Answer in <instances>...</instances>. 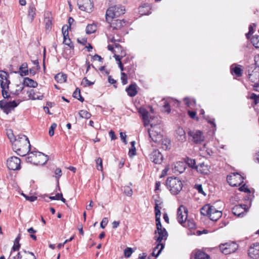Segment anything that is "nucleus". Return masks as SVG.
Masks as SVG:
<instances>
[{
  "label": "nucleus",
  "instance_id": "nucleus-1",
  "mask_svg": "<svg viewBox=\"0 0 259 259\" xmlns=\"http://www.w3.org/2000/svg\"><path fill=\"white\" fill-rule=\"evenodd\" d=\"M13 149L18 155L25 156L30 150V144L27 137L24 135H17L13 143Z\"/></svg>",
  "mask_w": 259,
  "mask_h": 259
},
{
  "label": "nucleus",
  "instance_id": "nucleus-2",
  "mask_svg": "<svg viewBox=\"0 0 259 259\" xmlns=\"http://www.w3.org/2000/svg\"><path fill=\"white\" fill-rule=\"evenodd\" d=\"M165 185L167 189L173 195L179 194L183 187L182 181L177 177H168L166 181Z\"/></svg>",
  "mask_w": 259,
  "mask_h": 259
},
{
  "label": "nucleus",
  "instance_id": "nucleus-3",
  "mask_svg": "<svg viewBox=\"0 0 259 259\" xmlns=\"http://www.w3.org/2000/svg\"><path fill=\"white\" fill-rule=\"evenodd\" d=\"M48 160L47 155L40 152H31L28 153L27 161L35 165H44Z\"/></svg>",
  "mask_w": 259,
  "mask_h": 259
},
{
  "label": "nucleus",
  "instance_id": "nucleus-4",
  "mask_svg": "<svg viewBox=\"0 0 259 259\" xmlns=\"http://www.w3.org/2000/svg\"><path fill=\"white\" fill-rule=\"evenodd\" d=\"M154 234L155 236L154 238L157 243L156 248H158L160 247L157 253V255L160 253L161 251L164 248V244L161 243V241L163 239H166L168 234L165 228H163V229L160 230H156L154 232Z\"/></svg>",
  "mask_w": 259,
  "mask_h": 259
},
{
  "label": "nucleus",
  "instance_id": "nucleus-5",
  "mask_svg": "<svg viewBox=\"0 0 259 259\" xmlns=\"http://www.w3.org/2000/svg\"><path fill=\"white\" fill-rule=\"evenodd\" d=\"M125 9L123 6L116 5L108 8L106 13V21H109L110 18H114L120 16L124 13Z\"/></svg>",
  "mask_w": 259,
  "mask_h": 259
},
{
  "label": "nucleus",
  "instance_id": "nucleus-6",
  "mask_svg": "<svg viewBox=\"0 0 259 259\" xmlns=\"http://www.w3.org/2000/svg\"><path fill=\"white\" fill-rule=\"evenodd\" d=\"M162 131L159 125H151V128L148 130L150 138L155 143L159 142L162 140Z\"/></svg>",
  "mask_w": 259,
  "mask_h": 259
},
{
  "label": "nucleus",
  "instance_id": "nucleus-7",
  "mask_svg": "<svg viewBox=\"0 0 259 259\" xmlns=\"http://www.w3.org/2000/svg\"><path fill=\"white\" fill-rule=\"evenodd\" d=\"M248 79L255 84L259 83V67L249 66L246 71Z\"/></svg>",
  "mask_w": 259,
  "mask_h": 259
},
{
  "label": "nucleus",
  "instance_id": "nucleus-8",
  "mask_svg": "<svg viewBox=\"0 0 259 259\" xmlns=\"http://www.w3.org/2000/svg\"><path fill=\"white\" fill-rule=\"evenodd\" d=\"M188 135L191 138V140L196 144H201L204 140V135L199 130H189Z\"/></svg>",
  "mask_w": 259,
  "mask_h": 259
},
{
  "label": "nucleus",
  "instance_id": "nucleus-9",
  "mask_svg": "<svg viewBox=\"0 0 259 259\" xmlns=\"http://www.w3.org/2000/svg\"><path fill=\"white\" fill-rule=\"evenodd\" d=\"M238 246L235 242L226 243L220 245L221 252L225 254L234 253L238 249Z\"/></svg>",
  "mask_w": 259,
  "mask_h": 259
},
{
  "label": "nucleus",
  "instance_id": "nucleus-10",
  "mask_svg": "<svg viewBox=\"0 0 259 259\" xmlns=\"http://www.w3.org/2000/svg\"><path fill=\"white\" fill-rule=\"evenodd\" d=\"M227 180L230 186L237 187L243 182V177L238 173H233L227 176Z\"/></svg>",
  "mask_w": 259,
  "mask_h": 259
},
{
  "label": "nucleus",
  "instance_id": "nucleus-11",
  "mask_svg": "<svg viewBox=\"0 0 259 259\" xmlns=\"http://www.w3.org/2000/svg\"><path fill=\"white\" fill-rule=\"evenodd\" d=\"M8 168L12 170H17L21 168V160L17 157L12 156L7 162Z\"/></svg>",
  "mask_w": 259,
  "mask_h": 259
},
{
  "label": "nucleus",
  "instance_id": "nucleus-12",
  "mask_svg": "<svg viewBox=\"0 0 259 259\" xmlns=\"http://www.w3.org/2000/svg\"><path fill=\"white\" fill-rule=\"evenodd\" d=\"M18 105V104L15 101L9 102H6L3 100L0 101V108L7 114L10 113Z\"/></svg>",
  "mask_w": 259,
  "mask_h": 259
},
{
  "label": "nucleus",
  "instance_id": "nucleus-13",
  "mask_svg": "<svg viewBox=\"0 0 259 259\" xmlns=\"http://www.w3.org/2000/svg\"><path fill=\"white\" fill-rule=\"evenodd\" d=\"M77 5L80 10L88 13L92 12L94 7L93 3L91 0H78Z\"/></svg>",
  "mask_w": 259,
  "mask_h": 259
},
{
  "label": "nucleus",
  "instance_id": "nucleus-14",
  "mask_svg": "<svg viewBox=\"0 0 259 259\" xmlns=\"http://www.w3.org/2000/svg\"><path fill=\"white\" fill-rule=\"evenodd\" d=\"M188 209L183 205H181L177 210V220L178 222L183 225L186 222L188 217Z\"/></svg>",
  "mask_w": 259,
  "mask_h": 259
},
{
  "label": "nucleus",
  "instance_id": "nucleus-15",
  "mask_svg": "<svg viewBox=\"0 0 259 259\" xmlns=\"http://www.w3.org/2000/svg\"><path fill=\"white\" fill-rule=\"evenodd\" d=\"M246 205H236L232 208V213L239 218H242L245 215L247 212Z\"/></svg>",
  "mask_w": 259,
  "mask_h": 259
},
{
  "label": "nucleus",
  "instance_id": "nucleus-16",
  "mask_svg": "<svg viewBox=\"0 0 259 259\" xmlns=\"http://www.w3.org/2000/svg\"><path fill=\"white\" fill-rule=\"evenodd\" d=\"M149 159L155 164H161L163 161V156L158 150H153L149 154Z\"/></svg>",
  "mask_w": 259,
  "mask_h": 259
},
{
  "label": "nucleus",
  "instance_id": "nucleus-17",
  "mask_svg": "<svg viewBox=\"0 0 259 259\" xmlns=\"http://www.w3.org/2000/svg\"><path fill=\"white\" fill-rule=\"evenodd\" d=\"M109 24L111 28L113 30H118L123 27L125 25V21L123 19L120 20L114 18H110L109 21H107Z\"/></svg>",
  "mask_w": 259,
  "mask_h": 259
},
{
  "label": "nucleus",
  "instance_id": "nucleus-18",
  "mask_svg": "<svg viewBox=\"0 0 259 259\" xmlns=\"http://www.w3.org/2000/svg\"><path fill=\"white\" fill-rule=\"evenodd\" d=\"M248 255L253 259L259 258V243L252 244L248 249Z\"/></svg>",
  "mask_w": 259,
  "mask_h": 259
},
{
  "label": "nucleus",
  "instance_id": "nucleus-19",
  "mask_svg": "<svg viewBox=\"0 0 259 259\" xmlns=\"http://www.w3.org/2000/svg\"><path fill=\"white\" fill-rule=\"evenodd\" d=\"M209 255L204 252L202 249H196L191 254V259H209Z\"/></svg>",
  "mask_w": 259,
  "mask_h": 259
},
{
  "label": "nucleus",
  "instance_id": "nucleus-20",
  "mask_svg": "<svg viewBox=\"0 0 259 259\" xmlns=\"http://www.w3.org/2000/svg\"><path fill=\"white\" fill-rule=\"evenodd\" d=\"M0 78H1V87L2 89L9 88V85L10 83L9 80V74L5 71H0Z\"/></svg>",
  "mask_w": 259,
  "mask_h": 259
},
{
  "label": "nucleus",
  "instance_id": "nucleus-21",
  "mask_svg": "<svg viewBox=\"0 0 259 259\" xmlns=\"http://www.w3.org/2000/svg\"><path fill=\"white\" fill-rule=\"evenodd\" d=\"M218 211H220V210H217L214 206L208 204L204 205L200 210L201 214L204 216H208Z\"/></svg>",
  "mask_w": 259,
  "mask_h": 259
},
{
  "label": "nucleus",
  "instance_id": "nucleus-22",
  "mask_svg": "<svg viewBox=\"0 0 259 259\" xmlns=\"http://www.w3.org/2000/svg\"><path fill=\"white\" fill-rule=\"evenodd\" d=\"M176 137L178 140L180 142H184L186 141V133L184 130L181 127H179L176 130Z\"/></svg>",
  "mask_w": 259,
  "mask_h": 259
},
{
  "label": "nucleus",
  "instance_id": "nucleus-23",
  "mask_svg": "<svg viewBox=\"0 0 259 259\" xmlns=\"http://www.w3.org/2000/svg\"><path fill=\"white\" fill-rule=\"evenodd\" d=\"M17 255H19L20 259H36L32 252L26 251L25 250H22L18 252Z\"/></svg>",
  "mask_w": 259,
  "mask_h": 259
},
{
  "label": "nucleus",
  "instance_id": "nucleus-24",
  "mask_svg": "<svg viewBox=\"0 0 259 259\" xmlns=\"http://www.w3.org/2000/svg\"><path fill=\"white\" fill-rule=\"evenodd\" d=\"M172 169L175 174H181L185 170V166L183 162L179 161L175 164Z\"/></svg>",
  "mask_w": 259,
  "mask_h": 259
},
{
  "label": "nucleus",
  "instance_id": "nucleus-25",
  "mask_svg": "<svg viewBox=\"0 0 259 259\" xmlns=\"http://www.w3.org/2000/svg\"><path fill=\"white\" fill-rule=\"evenodd\" d=\"M126 91L127 93V95L130 97H134L135 96L137 93L138 91L137 90V85L136 84H131L126 89Z\"/></svg>",
  "mask_w": 259,
  "mask_h": 259
},
{
  "label": "nucleus",
  "instance_id": "nucleus-26",
  "mask_svg": "<svg viewBox=\"0 0 259 259\" xmlns=\"http://www.w3.org/2000/svg\"><path fill=\"white\" fill-rule=\"evenodd\" d=\"M37 83L34 80L29 78L25 77L23 80V85L26 87H29L31 88H36L37 86Z\"/></svg>",
  "mask_w": 259,
  "mask_h": 259
},
{
  "label": "nucleus",
  "instance_id": "nucleus-27",
  "mask_svg": "<svg viewBox=\"0 0 259 259\" xmlns=\"http://www.w3.org/2000/svg\"><path fill=\"white\" fill-rule=\"evenodd\" d=\"M27 64L23 63L19 67V73L20 76H23L28 75L29 70L27 69Z\"/></svg>",
  "mask_w": 259,
  "mask_h": 259
},
{
  "label": "nucleus",
  "instance_id": "nucleus-28",
  "mask_svg": "<svg viewBox=\"0 0 259 259\" xmlns=\"http://www.w3.org/2000/svg\"><path fill=\"white\" fill-rule=\"evenodd\" d=\"M35 15V8L34 5H30L28 11V18L30 22H32Z\"/></svg>",
  "mask_w": 259,
  "mask_h": 259
},
{
  "label": "nucleus",
  "instance_id": "nucleus-29",
  "mask_svg": "<svg viewBox=\"0 0 259 259\" xmlns=\"http://www.w3.org/2000/svg\"><path fill=\"white\" fill-rule=\"evenodd\" d=\"M21 235L20 234H19L14 241V245L11 249L12 251H16L19 250L20 248V244L19 243Z\"/></svg>",
  "mask_w": 259,
  "mask_h": 259
},
{
  "label": "nucleus",
  "instance_id": "nucleus-30",
  "mask_svg": "<svg viewBox=\"0 0 259 259\" xmlns=\"http://www.w3.org/2000/svg\"><path fill=\"white\" fill-rule=\"evenodd\" d=\"M55 79L59 83H63L67 80V75L65 74L59 73L55 75Z\"/></svg>",
  "mask_w": 259,
  "mask_h": 259
},
{
  "label": "nucleus",
  "instance_id": "nucleus-31",
  "mask_svg": "<svg viewBox=\"0 0 259 259\" xmlns=\"http://www.w3.org/2000/svg\"><path fill=\"white\" fill-rule=\"evenodd\" d=\"M185 227H188L189 229H193L196 228V224L194 221L191 219H187L182 225Z\"/></svg>",
  "mask_w": 259,
  "mask_h": 259
},
{
  "label": "nucleus",
  "instance_id": "nucleus-32",
  "mask_svg": "<svg viewBox=\"0 0 259 259\" xmlns=\"http://www.w3.org/2000/svg\"><path fill=\"white\" fill-rule=\"evenodd\" d=\"M69 27L65 25L62 27V31L63 35V42H66L67 40H68L69 33H68Z\"/></svg>",
  "mask_w": 259,
  "mask_h": 259
},
{
  "label": "nucleus",
  "instance_id": "nucleus-33",
  "mask_svg": "<svg viewBox=\"0 0 259 259\" xmlns=\"http://www.w3.org/2000/svg\"><path fill=\"white\" fill-rule=\"evenodd\" d=\"M222 215V212L221 211L214 212L212 214L208 215L209 219L213 221H218Z\"/></svg>",
  "mask_w": 259,
  "mask_h": 259
},
{
  "label": "nucleus",
  "instance_id": "nucleus-34",
  "mask_svg": "<svg viewBox=\"0 0 259 259\" xmlns=\"http://www.w3.org/2000/svg\"><path fill=\"white\" fill-rule=\"evenodd\" d=\"M158 200H155V206L154 207V211L155 213V219L160 218L161 217V207H159Z\"/></svg>",
  "mask_w": 259,
  "mask_h": 259
},
{
  "label": "nucleus",
  "instance_id": "nucleus-35",
  "mask_svg": "<svg viewBox=\"0 0 259 259\" xmlns=\"http://www.w3.org/2000/svg\"><path fill=\"white\" fill-rule=\"evenodd\" d=\"M73 97L77 99L81 102H82L84 101L83 98L80 95V91L79 88H76L75 91L73 92Z\"/></svg>",
  "mask_w": 259,
  "mask_h": 259
},
{
  "label": "nucleus",
  "instance_id": "nucleus-36",
  "mask_svg": "<svg viewBox=\"0 0 259 259\" xmlns=\"http://www.w3.org/2000/svg\"><path fill=\"white\" fill-rule=\"evenodd\" d=\"M28 96H29V98L31 99L32 100H36V99L42 100L43 97H44L43 95H41V96H39L36 95L34 93V91L33 90H31L29 92Z\"/></svg>",
  "mask_w": 259,
  "mask_h": 259
},
{
  "label": "nucleus",
  "instance_id": "nucleus-37",
  "mask_svg": "<svg viewBox=\"0 0 259 259\" xmlns=\"http://www.w3.org/2000/svg\"><path fill=\"white\" fill-rule=\"evenodd\" d=\"M96 30V26L94 24L88 25L86 27V33L87 34H92Z\"/></svg>",
  "mask_w": 259,
  "mask_h": 259
},
{
  "label": "nucleus",
  "instance_id": "nucleus-38",
  "mask_svg": "<svg viewBox=\"0 0 259 259\" xmlns=\"http://www.w3.org/2000/svg\"><path fill=\"white\" fill-rule=\"evenodd\" d=\"M139 113L142 117V119H147L149 117V112L144 108H140L139 110Z\"/></svg>",
  "mask_w": 259,
  "mask_h": 259
},
{
  "label": "nucleus",
  "instance_id": "nucleus-39",
  "mask_svg": "<svg viewBox=\"0 0 259 259\" xmlns=\"http://www.w3.org/2000/svg\"><path fill=\"white\" fill-rule=\"evenodd\" d=\"M80 117L89 119L91 117V114L85 110H81L79 112Z\"/></svg>",
  "mask_w": 259,
  "mask_h": 259
},
{
  "label": "nucleus",
  "instance_id": "nucleus-40",
  "mask_svg": "<svg viewBox=\"0 0 259 259\" xmlns=\"http://www.w3.org/2000/svg\"><path fill=\"white\" fill-rule=\"evenodd\" d=\"M232 67L233 65L231 66V70L238 77L241 76L242 73V69L239 66H235L234 68Z\"/></svg>",
  "mask_w": 259,
  "mask_h": 259
},
{
  "label": "nucleus",
  "instance_id": "nucleus-41",
  "mask_svg": "<svg viewBox=\"0 0 259 259\" xmlns=\"http://www.w3.org/2000/svg\"><path fill=\"white\" fill-rule=\"evenodd\" d=\"M251 43L256 48H259V36H253L251 39Z\"/></svg>",
  "mask_w": 259,
  "mask_h": 259
},
{
  "label": "nucleus",
  "instance_id": "nucleus-42",
  "mask_svg": "<svg viewBox=\"0 0 259 259\" xmlns=\"http://www.w3.org/2000/svg\"><path fill=\"white\" fill-rule=\"evenodd\" d=\"M123 191L124 194L128 196H131L133 195V190L128 186L124 187Z\"/></svg>",
  "mask_w": 259,
  "mask_h": 259
},
{
  "label": "nucleus",
  "instance_id": "nucleus-43",
  "mask_svg": "<svg viewBox=\"0 0 259 259\" xmlns=\"http://www.w3.org/2000/svg\"><path fill=\"white\" fill-rule=\"evenodd\" d=\"M94 83V82H91L89 80L87 77H84L81 81V84L84 87H86L88 86H90L93 85Z\"/></svg>",
  "mask_w": 259,
  "mask_h": 259
},
{
  "label": "nucleus",
  "instance_id": "nucleus-44",
  "mask_svg": "<svg viewBox=\"0 0 259 259\" xmlns=\"http://www.w3.org/2000/svg\"><path fill=\"white\" fill-rule=\"evenodd\" d=\"M133 252V249L131 247H127L124 250V255L125 257L128 258L131 256Z\"/></svg>",
  "mask_w": 259,
  "mask_h": 259
},
{
  "label": "nucleus",
  "instance_id": "nucleus-45",
  "mask_svg": "<svg viewBox=\"0 0 259 259\" xmlns=\"http://www.w3.org/2000/svg\"><path fill=\"white\" fill-rule=\"evenodd\" d=\"M97 164V168L99 170L102 171L103 170L102 160L101 158L99 157L96 160Z\"/></svg>",
  "mask_w": 259,
  "mask_h": 259
},
{
  "label": "nucleus",
  "instance_id": "nucleus-46",
  "mask_svg": "<svg viewBox=\"0 0 259 259\" xmlns=\"http://www.w3.org/2000/svg\"><path fill=\"white\" fill-rule=\"evenodd\" d=\"M56 127L57 124L56 123H53L51 125L49 131V134L51 137L54 135V130L56 128Z\"/></svg>",
  "mask_w": 259,
  "mask_h": 259
},
{
  "label": "nucleus",
  "instance_id": "nucleus-47",
  "mask_svg": "<svg viewBox=\"0 0 259 259\" xmlns=\"http://www.w3.org/2000/svg\"><path fill=\"white\" fill-rule=\"evenodd\" d=\"M186 162L189 166L192 167V168L195 167V165L196 164V162L194 159H191V158H188Z\"/></svg>",
  "mask_w": 259,
  "mask_h": 259
},
{
  "label": "nucleus",
  "instance_id": "nucleus-48",
  "mask_svg": "<svg viewBox=\"0 0 259 259\" xmlns=\"http://www.w3.org/2000/svg\"><path fill=\"white\" fill-rule=\"evenodd\" d=\"M55 174L56 175V178L57 180L58 183H59V179L62 176V171L60 168H57L55 170Z\"/></svg>",
  "mask_w": 259,
  "mask_h": 259
},
{
  "label": "nucleus",
  "instance_id": "nucleus-49",
  "mask_svg": "<svg viewBox=\"0 0 259 259\" xmlns=\"http://www.w3.org/2000/svg\"><path fill=\"white\" fill-rule=\"evenodd\" d=\"M121 80L122 84H126L127 83V75L124 72H121Z\"/></svg>",
  "mask_w": 259,
  "mask_h": 259
},
{
  "label": "nucleus",
  "instance_id": "nucleus-50",
  "mask_svg": "<svg viewBox=\"0 0 259 259\" xmlns=\"http://www.w3.org/2000/svg\"><path fill=\"white\" fill-rule=\"evenodd\" d=\"M108 218H104L101 223H100V227L101 228H102V229H104L105 228L106 226L108 224Z\"/></svg>",
  "mask_w": 259,
  "mask_h": 259
},
{
  "label": "nucleus",
  "instance_id": "nucleus-51",
  "mask_svg": "<svg viewBox=\"0 0 259 259\" xmlns=\"http://www.w3.org/2000/svg\"><path fill=\"white\" fill-rule=\"evenodd\" d=\"M163 101H164L163 107L165 109V111L169 113L170 112V105L167 101L163 100Z\"/></svg>",
  "mask_w": 259,
  "mask_h": 259
},
{
  "label": "nucleus",
  "instance_id": "nucleus-52",
  "mask_svg": "<svg viewBox=\"0 0 259 259\" xmlns=\"http://www.w3.org/2000/svg\"><path fill=\"white\" fill-rule=\"evenodd\" d=\"M250 98L254 100L255 104L259 103V95H257L254 93H252L250 95Z\"/></svg>",
  "mask_w": 259,
  "mask_h": 259
},
{
  "label": "nucleus",
  "instance_id": "nucleus-53",
  "mask_svg": "<svg viewBox=\"0 0 259 259\" xmlns=\"http://www.w3.org/2000/svg\"><path fill=\"white\" fill-rule=\"evenodd\" d=\"M239 189L241 191H243L246 193H250L249 189L245 184L243 185L241 187L239 188Z\"/></svg>",
  "mask_w": 259,
  "mask_h": 259
},
{
  "label": "nucleus",
  "instance_id": "nucleus-54",
  "mask_svg": "<svg viewBox=\"0 0 259 259\" xmlns=\"http://www.w3.org/2000/svg\"><path fill=\"white\" fill-rule=\"evenodd\" d=\"M156 221V230H160L163 229L162 225L160 222V218L155 219Z\"/></svg>",
  "mask_w": 259,
  "mask_h": 259
},
{
  "label": "nucleus",
  "instance_id": "nucleus-55",
  "mask_svg": "<svg viewBox=\"0 0 259 259\" xmlns=\"http://www.w3.org/2000/svg\"><path fill=\"white\" fill-rule=\"evenodd\" d=\"M14 251H11L10 254L8 259H20L19 255L15 254L14 253Z\"/></svg>",
  "mask_w": 259,
  "mask_h": 259
},
{
  "label": "nucleus",
  "instance_id": "nucleus-56",
  "mask_svg": "<svg viewBox=\"0 0 259 259\" xmlns=\"http://www.w3.org/2000/svg\"><path fill=\"white\" fill-rule=\"evenodd\" d=\"M23 195L25 197L27 200H28L30 202H33L37 199V197L34 196H28L26 195H24V194H23Z\"/></svg>",
  "mask_w": 259,
  "mask_h": 259
},
{
  "label": "nucleus",
  "instance_id": "nucleus-57",
  "mask_svg": "<svg viewBox=\"0 0 259 259\" xmlns=\"http://www.w3.org/2000/svg\"><path fill=\"white\" fill-rule=\"evenodd\" d=\"M195 188L198 190L199 193L202 194L204 195H206L203 190V188L201 185H196Z\"/></svg>",
  "mask_w": 259,
  "mask_h": 259
},
{
  "label": "nucleus",
  "instance_id": "nucleus-58",
  "mask_svg": "<svg viewBox=\"0 0 259 259\" xmlns=\"http://www.w3.org/2000/svg\"><path fill=\"white\" fill-rule=\"evenodd\" d=\"M6 88L2 89V96L5 99H9L10 98V95L8 94L7 91L5 90Z\"/></svg>",
  "mask_w": 259,
  "mask_h": 259
},
{
  "label": "nucleus",
  "instance_id": "nucleus-59",
  "mask_svg": "<svg viewBox=\"0 0 259 259\" xmlns=\"http://www.w3.org/2000/svg\"><path fill=\"white\" fill-rule=\"evenodd\" d=\"M136 149L135 147H132L131 149H130L128 155L130 157H132L136 155Z\"/></svg>",
  "mask_w": 259,
  "mask_h": 259
},
{
  "label": "nucleus",
  "instance_id": "nucleus-60",
  "mask_svg": "<svg viewBox=\"0 0 259 259\" xmlns=\"http://www.w3.org/2000/svg\"><path fill=\"white\" fill-rule=\"evenodd\" d=\"M120 137L121 140L122 141V142L125 144H127V142L126 140V134L125 133H122V132H120Z\"/></svg>",
  "mask_w": 259,
  "mask_h": 259
},
{
  "label": "nucleus",
  "instance_id": "nucleus-61",
  "mask_svg": "<svg viewBox=\"0 0 259 259\" xmlns=\"http://www.w3.org/2000/svg\"><path fill=\"white\" fill-rule=\"evenodd\" d=\"M7 134L8 137L9 138V139L10 140V141L11 142H12L13 139L15 140V138L16 137L14 138L13 133V132H12V131L11 130L8 131L7 132Z\"/></svg>",
  "mask_w": 259,
  "mask_h": 259
},
{
  "label": "nucleus",
  "instance_id": "nucleus-62",
  "mask_svg": "<svg viewBox=\"0 0 259 259\" xmlns=\"http://www.w3.org/2000/svg\"><path fill=\"white\" fill-rule=\"evenodd\" d=\"M253 33V28L251 25L249 26V31L246 34V36L247 39H249V35Z\"/></svg>",
  "mask_w": 259,
  "mask_h": 259
},
{
  "label": "nucleus",
  "instance_id": "nucleus-63",
  "mask_svg": "<svg viewBox=\"0 0 259 259\" xmlns=\"http://www.w3.org/2000/svg\"><path fill=\"white\" fill-rule=\"evenodd\" d=\"M63 43L67 45L68 47H69L71 49H73L74 46L72 41H71V39L70 38H68V40H67L66 42H63Z\"/></svg>",
  "mask_w": 259,
  "mask_h": 259
},
{
  "label": "nucleus",
  "instance_id": "nucleus-64",
  "mask_svg": "<svg viewBox=\"0 0 259 259\" xmlns=\"http://www.w3.org/2000/svg\"><path fill=\"white\" fill-rule=\"evenodd\" d=\"M62 193H57L55 196H50L49 198L51 200H59L60 199Z\"/></svg>",
  "mask_w": 259,
  "mask_h": 259
}]
</instances>
